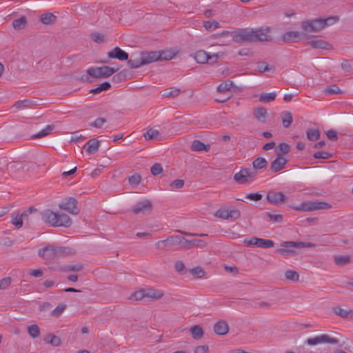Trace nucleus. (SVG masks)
Returning a JSON list of instances; mask_svg holds the SVG:
<instances>
[{
	"label": "nucleus",
	"instance_id": "obj_7",
	"mask_svg": "<svg viewBox=\"0 0 353 353\" xmlns=\"http://www.w3.org/2000/svg\"><path fill=\"white\" fill-rule=\"evenodd\" d=\"M328 24L327 21L319 19L302 22L301 28L306 34H309L311 32H318L327 26Z\"/></svg>",
	"mask_w": 353,
	"mask_h": 353
},
{
	"label": "nucleus",
	"instance_id": "obj_10",
	"mask_svg": "<svg viewBox=\"0 0 353 353\" xmlns=\"http://www.w3.org/2000/svg\"><path fill=\"white\" fill-rule=\"evenodd\" d=\"M178 235L169 236L167 239L159 241L155 243L158 250L170 251L177 249Z\"/></svg>",
	"mask_w": 353,
	"mask_h": 353
},
{
	"label": "nucleus",
	"instance_id": "obj_27",
	"mask_svg": "<svg viewBox=\"0 0 353 353\" xmlns=\"http://www.w3.org/2000/svg\"><path fill=\"white\" fill-rule=\"evenodd\" d=\"M54 129V125H48L44 129L39 131L38 133L32 135V139H40L50 134Z\"/></svg>",
	"mask_w": 353,
	"mask_h": 353
},
{
	"label": "nucleus",
	"instance_id": "obj_47",
	"mask_svg": "<svg viewBox=\"0 0 353 353\" xmlns=\"http://www.w3.org/2000/svg\"><path fill=\"white\" fill-rule=\"evenodd\" d=\"M203 26L207 30L213 31L219 27V22H217L216 21H204Z\"/></svg>",
	"mask_w": 353,
	"mask_h": 353
},
{
	"label": "nucleus",
	"instance_id": "obj_53",
	"mask_svg": "<svg viewBox=\"0 0 353 353\" xmlns=\"http://www.w3.org/2000/svg\"><path fill=\"white\" fill-rule=\"evenodd\" d=\"M191 274L196 278H201L204 276L205 272L200 267L194 268L190 270Z\"/></svg>",
	"mask_w": 353,
	"mask_h": 353
},
{
	"label": "nucleus",
	"instance_id": "obj_14",
	"mask_svg": "<svg viewBox=\"0 0 353 353\" xmlns=\"http://www.w3.org/2000/svg\"><path fill=\"white\" fill-rule=\"evenodd\" d=\"M266 199L269 203L274 205H279V204L285 202L287 196L281 192L270 190L267 194Z\"/></svg>",
	"mask_w": 353,
	"mask_h": 353
},
{
	"label": "nucleus",
	"instance_id": "obj_39",
	"mask_svg": "<svg viewBox=\"0 0 353 353\" xmlns=\"http://www.w3.org/2000/svg\"><path fill=\"white\" fill-rule=\"evenodd\" d=\"M191 334L194 339H199L203 336V330L200 325H194L191 328Z\"/></svg>",
	"mask_w": 353,
	"mask_h": 353
},
{
	"label": "nucleus",
	"instance_id": "obj_12",
	"mask_svg": "<svg viewBox=\"0 0 353 353\" xmlns=\"http://www.w3.org/2000/svg\"><path fill=\"white\" fill-rule=\"evenodd\" d=\"M256 174L255 171H251L244 168L234 175V180L239 184H245L253 181Z\"/></svg>",
	"mask_w": 353,
	"mask_h": 353
},
{
	"label": "nucleus",
	"instance_id": "obj_34",
	"mask_svg": "<svg viewBox=\"0 0 353 353\" xmlns=\"http://www.w3.org/2000/svg\"><path fill=\"white\" fill-rule=\"evenodd\" d=\"M257 71L259 73H263L265 72H274L275 68L274 66L269 65L266 62H258L256 63Z\"/></svg>",
	"mask_w": 353,
	"mask_h": 353
},
{
	"label": "nucleus",
	"instance_id": "obj_5",
	"mask_svg": "<svg viewBox=\"0 0 353 353\" xmlns=\"http://www.w3.org/2000/svg\"><path fill=\"white\" fill-rule=\"evenodd\" d=\"M224 57V53L222 52H207L205 50H200L195 52L194 59L199 63L204 64L208 61H211V63H216L217 59H221Z\"/></svg>",
	"mask_w": 353,
	"mask_h": 353
},
{
	"label": "nucleus",
	"instance_id": "obj_49",
	"mask_svg": "<svg viewBox=\"0 0 353 353\" xmlns=\"http://www.w3.org/2000/svg\"><path fill=\"white\" fill-rule=\"evenodd\" d=\"M151 170V173L154 176H157V175H159V174H160L161 173L163 172V169L162 165L160 163H154L151 167V170Z\"/></svg>",
	"mask_w": 353,
	"mask_h": 353
},
{
	"label": "nucleus",
	"instance_id": "obj_4",
	"mask_svg": "<svg viewBox=\"0 0 353 353\" xmlns=\"http://www.w3.org/2000/svg\"><path fill=\"white\" fill-rule=\"evenodd\" d=\"M74 254V251L68 247H54L52 245L46 246L39 250V255L46 260H57L60 257Z\"/></svg>",
	"mask_w": 353,
	"mask_h": 353
},
{
	"label": "nucleus",
	"instance_id": "obj_51",
	"mask_svg": "<svg viewBox=\"0 0 353 353\" xmlns=\"http://www.w3.org/2000/svg\"><path fill=\"white\" fill-rule=\"evenodd\" d=\"M145 297V290H140L135 292L133 294H132L130 299H134L136 301L142 300Z\"/></svg>",
	"mask_w": 353,
	"mask_h": 353
},
{
	"label": "nucleus",
	"instance_id": "obj_60",
	"mask_svg": "<svg viewBox=\"0 0 353 353\" xmlns=\"http://www.w3.org/2000/svg\"><path fill=\"white\" fill-rule=\"evenodd\" d=\"M184 185V181L182 179H176L170 183V186L172 189H181Z\"/></svg>",
	"mask_w": 353,
	"mask_h": 353
},
{
	"label": "nucleus",
	"instance_id": "obj_26",
	"mask_svg": "<svg viewBox=\"0 0 353 353\" xmlns=\"http://www.w3.org/2000/svg\"><path fill=\"white\" fill-rule=\"evenodd\" d=\"M177 248L189 250L193 248L192 240H188L183 236L178 235Z\"/></svg>",
	"mask_w": 353,
	"mask_h": 353
},
{
	"label": "nucleus",
	"instance_id": "obj_32",
	"mask_svg": "<svg viewBox=\"0 0 353 353\" xmlns=\"http://www.w3.org/2000/svg\"><path fill=\"white\" fill-rule=\"evenodd\" d=\"M163 296V292L161 290L154 289L145 290V297L151 298L152 299H159Z\"/></svg>",
	"mask_w": 353,
	"mask_h": 353
},
{
	"label": "nucleus",
	"instance_id": "obj_57",
	"mask_svg": "<svg viewBox=\"0 0 353 353\" xmlns=\"http://www.w3.org/2000/svg\"><path fill=\"white\" fill-rule=\"evenodd\" d=\"M11 278L10 277H5L0 280V290H6L7 289L10 285L11 284Z\"/></svg>",
	"mask_w": 353,
	"mask_h": 353
},
{
	"label": "nucleus",
	"instance_id": "obj_13",
	"mask_svg": "<svg viewBox=\"0 0 353 353\" xmlns=\"http://www.w3.org/2000/svg\"><path fill=\"white\" fill-rule=\"evenodd\" d=\"M306 343L310 345H315L323 343L338 344L339 340L336 338L330 337L327 334H323L314 338H310L307 339Z\"/></svg>",
	"mask_w": 353,
	"mask_h": 353
},
{
	"label": "nucleus",
	"instance_id": "obj_19",
	"mask_svg": "<svg viewBox=\"0 0 353 353\" xmlns=\"http://www.w3.org/2000/svg\"><path fill=\"white\" fill-rule=\"evenodd\" d=\"M333 312L343 319H347L349 320L353 319V310L348 309L345 310L339 306H336L332 308Z\"/></svg>",
	"mask_w": 353,
	"mask_h": 353
},
{
	"label": "nucleus",
	"instance_id": "obj_18",
	"mask_svg": "<svg viewBox=\"0 0 353 353\" xmlns=\"http://www.w3.org/2000/svg\"><path fill=\"white\" fill-rule=\"evenodd\" d=\"M108 56L110 59H117L120 61L128 59V54L119 47H116L112 51L109 52Z\"/></svg>",
	"mask_w": 353,
	"mask_h": 353
},
{
	"label": "nucleus",
	"instance_id": "obj_33",
	"mask_svg": "<svg viewBox=\"0 0 353 353\" xmlns=\"http://www.w3.org/2000/svg\"><path fill=\"white\" fill-rule=\"evenodd\" d=\"M268 161L265 158L258 157L252 162L253 168L256 170L265 169L268 166Z\"/></svg>",
	"mask_w": 353,
	"mask_h": 353
},
{
	"label": "nucleus",
	"instance_id": "obj_43",
	"mask_svg": "<svg viewBox=\"0 0 353 353\" xmlns=\"http://www.w3.org/2000/svg\"><path fill=\"white\" fill-rule=\"evenodd\" d=\"M285 277L286 279L293 282H297L299 279V274L297 272L293 270H287L285 272Z\"/></svg>",
	"mask_w": 353,
	"mask_h": 353
},
{
	"label": "nucleus",
	"instance_id": "obj_28",
	"mask_svg": "<svg viewBox=\"0 0 353 353\" xmlns=\"http://www.w3.org/2000/svg\"><path fill=\"white\" fill-rule=\"evenodd\" d=\"M44 341L46 343H50L55 347L59 346L61 343V339L59 336L52 334H47L44 338Z\"/></svg>",
	"mask_w": 353,
	"mask_h": 353
},
{
	"label": "nucleus",
	"instance_id": "obj_29",
	"mask_svg": "<svg viewBox=\"0 0 353 353\" xmlns=\"http://www.w3.org/2000/svg\"><path fill=\"white\" fill-rule=\"evenodd\" d=\"M281 117L284 128H288L292 122V114L290 112L284 111L281 112Z\"/></svg>",
	"mask_w": 353,
	"mask_h": 353
},
{
	"label": "nucleus",
	"instance_id": "obj_46",
	"mask_svg": "<svg viewBox=\"0 0 353 353\" xmlns=\"http://www.w3.org/2000/svg\"><path fill=\"white\" fill-rule=\"evenodd\" d=\"M159 134V132L158 130L151 128L143 134V137L145 140H152L156 139Z\"/></svg>",
	"mask_w": 353,
	"mask_h": 353
},
{
	"label": "nucleus",
	"instance_id": "obj_35",
	"mask_svg": "<svg viewBox=\"0 0 353 353\" xmlns=\"http://www.w3.org/2000/svg\"><path fill=\"white\" fill-rule=\"evenodd\" d=\"M276 156L283 157L290 151V145L286 143H281L276 147Z\"/></svg>",
	"mask_w": 353,
	"mask_h": 353
},
{
	"label": "nucleus",
	"instance_id": "obj_22",
	"mask_svg": "<svg viewBox=\"0 0 353 353\" xmlns=\"http://www.w3.org/2000/svg\"><path fill=\"white\" fill-rule=\"evenodd\" d=\"M100 143L99 141L92 139L89 140L87 143L84 145V148L89 154H94L99 150Z\"/></svg>",
	"mask_w": 353,
	"mask_h": 353
},
{
	"label": "nucleus",
	"instance_id": "obj_58",
	"mask_svg": "<svg viewBox=\"0 0 353 353\" xmlns=\"http://www.w3.org/2000/svg\"><path fill=\"white\" fill-rule=\"evenodd\" d=\"M313 157L315 159H330L332 157V154L324 151L321 152H316L314 154Z\"/></svg>",
	"mask_w": 353,
	"mask_h": 353
},
{
	"label": "nucleus",
	"instance_id": "obj_31",
	"mask_svg": "<svg viewBox=\"0 0 353 353\" xmlns=\"http://www.w3.org/2000/svg\"><path fill=\"white\" fill-rule=\"evenodd\" d=\"M57 19V17L52 13H45L41 16V21L46 25L53 24Z\"/></svg>",
	"mask_w": 353,
	"mask_h": 353
},
{
	"label": "nucleus",
	"instance_id": "obj_62",
	"mask_svg": "<svg viewBox=\"0 0 353 353\" xmlns=\"http://www.w3.org/2000/svg\"><path fill=\"white\" fill-rule=\"evenodd\" d=\"M106 122V119L102 117L97 118L90 125L97 128H100Z\"/></svg>",
	"mask_w": 353,
	"mask_h": 353
},
{
	"label": "nucleus",
	"instance_id": "obj_45",
	"mask_svg": "<svg viewBox=\"0 0 353 353\" xmlns=\"http://www.w3.org/2000/svg\"><path fill=\"white\" fill-rule=\"evenodd\" d=\"M276 98V93H265L262 94L259 97V101L263 103L272 101Z\"/></svg>",
	"mask_w": 353,
	"mask_h": 353
},
{
	"label": "nucleus",
	"instance_id": "obj_11",
	"mask_svg": "<svg viewBox=\"0 0 353 353\" xmlns=\"http://www.w3.org/2000/svg\"><path fill=\"white\" fill-rule=\"evenodd\" d=\"M310 38V36L303 30L302 32L288 31L283 35L282 40L285 43H292L305 41Z\"/></svg>",
	"mask_w": 353,
	"mask_h": 353
},
{
	"label": "nucleus",
	"instance_id": "obj_23",
	"mask_svg": "<svg viewBox=\"0 0 353 353\" xmlns=\"http://www.w3.org/2000/svg\"><path fill=\"white\" fill-rule=\"evenodd\" d=\"M350 255H334V261L337 266H344L348 265L351 262Z\"/></svg>",
	"mask_w": 353,
	"mask_h": 353
},
{
	"label": "nucleus",
	"instance_id": "obj_50",
	"mask_svg": "<svg viewBox=\"0 0 353 353\" xmlns=\"http://www.w3.org/2000/svg\"><path fill=\"white\" fill-rule=\"evenodd\" d=\"M128 181L132 185L137 186L141 182V176L138 174H133L128 178Z\"/></svg>",
	"mask_w": 353,
	"mask_h": 353
},
{
	"label": "nucleus",
	"instance_id": "obj_40",
	"mask_svg": "<svg viewBox=\"0 0 353 353\" xmlns=\"http://www.w3.org/2000/svg\"><path fill=\"white\" fill-rule=\"evenodd\" d=\"M83 268L81 263H77L75 265H65L61 268L65 272H79Z\"/></svg>",
	"mask_w": 353,
	"mask_h": 353
},
{
	"label": "nucleus",
	"instance_id": "obj_16",
	"mask_svg": "<svg viewBox=\"0 0 353 353\" xmlns=\"http://www.w3.org/2000/svg\"><path fill=\"white\" fill-rule=\"evenodd\" d=\"M152 208V204L151 201L148 199H145L138 202L137 205L132 208V211L134 214H139L141 212L144 213L145 212H150Z\"/></svg>",
	"mask_w": 353,
	"mask_h": 353
},
{
	"label": "nucleus",
	"instance_id": "obj_41",
	"mask_svg": "<svg viewBox=\"0 0 353 353\" xmlns=\"http://www.w3.org/2000/svg\"><path fill=\"white\" fill-rule=\"evenodd\" d=\"M306 135L310 141H316L320 138V131L318 129H309Z\"/></svg>",
	"mask_w": 353,
	"mask_h": 353
},
{
	"label": "nucleus",
	"instance_id": "obj_15",
	"mask_svg": "<svg viewBox=\"0 0 353 353\" xmlns=\"http://www.w3.org/2000/svg\"><path fill=\"white\" fill-rule=\"evenodd\" d=\"M59 206L60 209L72 214H77L79 212V209L77 207V201L72 197L61 203Z\"/></svg>",
	"mask_w": 353,
	"mask_h": 353
},
{
	"label": "nucleus",
	"instance_id": "obj_25",
	"mask_svg": "<svg viewBox=\"0 0 353 353\" xmlns=\"http://www.w3.org/2000/svg\"><path fill=\"white\" fill-rule=\"evenodd\" d=\"M28 25L27 18L22 16L12 21V27L15 30H21L24 29Z\"/></svg>",
	"mask_w": 353,
	"mask_h": 353
},
{
	"label": "nucleus",
	"instance_id": "obj_37",
	"mask_svg": "<svg viewBox=\"0 0 353 353\" xmlns=\"http://www.w3.org/2000/svg\"><path fill=\"white\" fill-rule=\"evenodd\" d=\"M234 86V83L230 80H227L221 83L218 88L217 91L220 93H224L229 91Z\"/></svg>",
	"mask_w": 353,
	"mask_h": 353
},
{
	"label": "nucleus",
	"instance_id": "obj_9",
	"mask_svg": "<svg viewBox=\"0 0 353 353\" xmlns=\"http://www.w3.org/2000/svg\"><path fill=\"white\" fill-rule=\"evenodd\" d=\"M332 208V205L325 202L323 201H306L302 203L300 205L295 208L296 210L298 211H314L318 210H328Z\"/></svg>",
	"mask_w": 353,
	"mask_h": 353
},
{
	"label": "nucleus",
	"instance_id": "obj_17",
	"mask_svg": "<svg viewBox=\"0 0 353 353\" xmlns=\"http://www.w3.org/2000/svg\"><path fill=\"white\" fill-rule=\"evenodd\" d=\"M287 163V160L283 157L277 156L276 158L271 163L270 170L276 173L283 170Z\"/></svg>",
	"mask_w": 353,
	"mask_h": 353
},
{
	"label": "nucleus",
	"instance_id": "obj_2",
	"mask_svg": "<svg viewBox=\"0 0 353 353\" xmlns=\"http://www.w3.org/2000/svg\"><path fill=\"white\" fill-rule=\"evenodd\" d=\"M164 54L163 51H142L139 54L132 55V58L128 61V65L130 68H138L154 61L163 59L168 60L172 58L171 56H163Z\"/></svg>",
	"mask_w": 353,
	"mask_h": 353
},
{
	"label": "nucleus",
	"instance_id": "obj_36",
	"mask_svg": "<svg viewBox=\"0 0 353 353\" xmlns=\"http://www.w3.org/2000/svg\"><path fill=\"white\" fill-rule=\"evenodd\" d=\"M256 242H257L256 247L258 248H270L274 247V245L273 241L265 239L259 238L258 239H256Z\"/></svg>",
	"mask_w": 353,
	"mask_h": 353
},
{
	"label": "nucleus",
	"instance_id": "obj_48",
	"mask_svg": "<svg viewBox=\"0 0 353 353\" xmlns=\"http://www.w3.org/2000/svg\"><path fill=\"white\" fill-rule=\"evenodd\" d=\"M325 92L330 94H339L342 93V91L340 90V88L335 84L327 87Z\"/></svg>",
	"mask_w": 353,
	"mask_h": 353
},
{
	"label": "nucleus",
	"instance_id": "obj_55",
	"mask_svg": "<svg viewBox=\"0 0 353 353\" xmlns=\"http://www.w3.org/2000/svg\"><path fill=\"white\" fill-rule=\"evenodd\" d=\"M241 216L240 211L236 209L228 210V220H236Z\"/></svg>",
	"mask_w": 353,
	"mask_h": 353
},
{
	"label": "nucleus",
	"instance_id": "obj_61",
	"mask_svg": "<svg viewBox=\"0 0 353 353\" xmlns=\"http://www.w3.org/2000/svg\"><path fill=\"white\" fill-rule=\"evenodd\" d=\"M214 216L228 220V210H219L214 213Z\"/></svg>",
	"mask_w": 353,
	"mask_h": 353
},
{
	"label": "nucleus",
	"instance_id": "obj_54",
	"mask_svg": "<svg viewBox=\"0 0 353 353\" xmlns=\"http://www.w3.org/2000/svg\"><path fill=\"white\" fill-rule=\"evenodd\" d=\"M66 305L64 304L59 305L52 312V315L53 316L58 317L59 316L62 312L65 310Z\"/></svg>",
	"mask_w": 353,
	"mask_h": 353
},
{
	"label": "nucleus",
	"instance_id": "obj_38",
	"mask_svg": "<svg viewBox=\"0 0 353 353\" xmlns=\"http://www.w3.org/2000/svg\"><path fill=\"white\" fill-rule=\"evenodd\" d=\"M181 93V90L176 88H171L167 90H165L163 92L162 96L163 97H170V98H174L179 95Z\"/></svg>",
	"mask_w": 353,
	"mask_h": 353
},
{
	"label": "nucleus",
	"instance_id": "obj_64",
	"mask_svg": "<svg viewBox=\"0 0 353 353\" xmlns=\"http://www.w3.org/2000/svg\"><path fill=\"white\" fill-rule=\"evenodd\" d=\"M30 104V101L23 100V101H20L16 102L12 107L16 109H19L21 108L28 107Z\"/></svg>",
	"mask_w": 353,
	"mask_h": 353
},
{
	"label": "nucleus",
	"instance_id": "obj_63",
	"mask_svg": "<svg viewBox=\"0 0 353 353\" xmlns=\"http://www.w3.org/2000/svg\"><path fill=\"white\" fill-rule=\"evenodd\" d=\"M267 216L270 218V221L279 223L282 221L283 216L281 214H274L271 212H266Z\"/></svg>",
	"mask_w": 353,
	"mask_h": 353
},
{
	"label": "nucleus",
	"instance_id": "obj_42",
	"mask_svg": "<svg viewBox=\"0 0 353 353\" xmlns=\"http://www.w3.org/2000/svg\"><path fill=\"white\" fill-rule=\"evenodd\" d=\"M110 87H111V85L109 82H103V83L99 85L96 88L91 90L90 92L94 94H97L101 92L102 91H105V90H109L110 88Z\"/></svg>",
	"mask_w": 353,
	"mask_h": 353
},
{
	"label": "nucleus",
	"instance_id": "obj_24",
	"mask_svg": "<svg viewBox=\"0 0 353 353\" xmlns=\"http://www.w3.org/2000/svg\"><path fill=\"white\" fill-rule=\"evenodd\" d=\"M210 149V145L209 144L205 145L204 143L201 142L199 140L193 141L191 150L192 151H205L208 152Z\"/></svg>",
	"mask_w": 353,
	"mask_h": 353
},
{
	"label": "nucleus",
	"instance_id": "obj_21",
	"mask_svg": "<svg viewBox=\"0 0 353 353\" xmlns=\"http://www.w3.org/2000/svg\"><path fill=\"white\" fill-rule=\"evenodd\" d=\"M308 44L313 48L328 50L331 48V45L321 39L312 40L308 42Z\"/></svg>",
	"mask_w": 353,
	"mask_h": 353
},
{
	"label": "nucleus",
	"instance_id": "obj_30",
	"mask_svg": "<svg viewBox=\"0 0 353 353\" xmlns=\"http://www.w3.org/2000/svg\"><path fill=\"white\" fill-rule=\"evenodd\" d=\"M266 114L267 110L264 108H257L254 110V115L260 122H265Z\"/></svg>",
	"mask_w": 353,
	"mask_h": 353
},
{
	"label": "nucleus",
	"instance_id": "obj_20",
	"mask_svg": "<svg viewBox=\"0 0 353 353\" xmlns=\"http://www.w3.org/2000/svg\"><path fill=\"white\" fill-rule=\"evenodd\" d=\"M229 327L225 321H220L214 325V331L216 334L225 335L228 332Z\"/></svg>",
	"mask_w": 353,
	"mask_h": 353
},
{
	"label": "nucleus",
	"instance_id": "obj_8",
	"mask_svg": "<svg viewBox=\"0 0 353 353\" xmlns=\"http://www.w3.org/2000/svg\"><path fill=\"white\" fill-rule=\"evenodd\" d=\"M119 69V68H115L107 65L97 68L92 67L88 70V73L94 79L108 78L117 72Z\"/></svg>",
	"mask_w": 353,
	"mask_h": 353
},
{
	"label": "nucleus",
	"instance_id": "obj_3",
	"mask_svg": "<svg viewBox=\"0 0 353 353\" xmlns=\"http://www.w3.org/2000/svg\"><path fill=\"white\" fill-rule=\"evenodd\" d=\"M41 220L53 227L63 226L68 228L72 224V220L65 214H59L50 210H46L40 213Z\"/></svg>",
	"mask_w": 353,
	"mask_h": 353
},
{
	"label": "nucleus",
	"instance_id": "obj_44",
	"mask_svg": "<svg viewBox=\"0 0 353 353\" xmlns=\"http://www.w3.org/2000/svg\"><path fill=\"white\" fill-rule=\"evenodd\" d=\"M28 334L34 339L37 338L40 335V329L37 325L34 324L28 327Z\"/></svg>",
	"mask_w": 353,
	"mask_h": 353
},
{
	"label": "nucleus",
	"instance_id": "obj_56",
	"mask_svg": "<svg viewBox=\"0 0 353 353\" xmlns=\"http://www.w3.org/2000/svg\"><path fill=\"white\" fill-rule=\"evenodd\" d=\"M126 75L124 71H121L112 77V81L114 83H119L125 80Z\"/></svg>",
	"mask_w": 353,
	"mask_h": 353
},
{
	"label": "nucleus",
	"instance_id": "obj_52",
	"mask_svg": "<svg viewBox=\"0 0 353 353\" xmlns=\"http://www.w3.org/2000/svg\"><path fill=\"white\" fill-rule=\"evenodd\" d=\"M11 223L17 228H21L23 226V219L21 216L17 214L16 216L13 217L11 220Z\"/></svg>",
	"mask_w": 353,
	"mask_h": 353
},
{
	"label": "nucleus",
	"instance_id": "obj_6",
	"mask_svg": "<svg viewBox=\"0 0 353 353\" xmlns=\"http://www.w3.org/2000/svg\"><path fill=\"white\" fill-rule=\"evenodd\" d=\"M281 246L286 248L278 249L276 250V252L280 254L283 256H287L295 253V252L293 250L288 248V247L296 248H313L315 247L316 245L310 242L285 241L281 243Z\"/></svg>",
	"mask_w": 353,
	"mask_h": 353
},
{
	"label": "nucleus",
	"instance_id": "obj_1",
	"mask_svg": "<svg viewBox=\"0 0 353 353\" xmlns=\"http://www.w3.org/2000/svg\"><path fill=\"white\" fill-rule=\"evenodd\" d=\"M270 32V28H239L231 32L232 39L236 43L257 42L268 41V37Z\"/></svg>",
	"mask_w": 353,
	"mask_h": 353
},
{
	"label": "nucleus",
	"instance_id": "obj_59",
	"mask_svg": "<svg viewBox=\"0 0 353 353\" xmlns=\"http://www.w3.org/2000/svg\"><path fill=\"white\" fill-rule=\"evenodd\" d=\"M37 210L34 207H30L28 210L23 211L20 216H21L23 219H25L26 221H28V216L29 214H32V212H37Z\"/></svg>",
	"mask_w": 353,
	"mask_h": 353
}]
</instances>
